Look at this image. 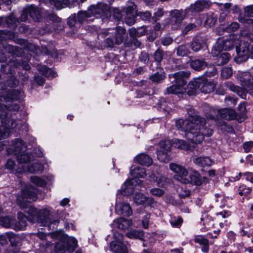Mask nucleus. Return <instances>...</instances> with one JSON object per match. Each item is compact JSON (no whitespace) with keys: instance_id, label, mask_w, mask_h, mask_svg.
I'll return each instance as SVG.
<instances>
[{"instance_id":"obj_1","label":"nucleus","mask_w":253,"mask_h":253,"mask_svg":"<svg viewBox=\"0 0 253 253\" xmlns=\"http://www.w3.org/2000/svg\"><path fill=\"white\" fill-rule=\"evenodd\" d=\"M38 190L31 185L26 186L22 191L21 196L17 198V203L24 212L28 214V217L21 212L17 215L19 221L15 223V219L8 216L0 217V225L6 228H11L16 231L24 229L26 221L29 220L33 222H38L43 226L56 225L59 220H52L50 216V210L47 208L38 209L29 203L37 199Z\"/></svg>"},{"instance_id":"obj_2","label":"nucleus","mask_w":253,"mask_h":253,"mask_svg":"<svg viewBox=\"0 0 253 253\" xmlns=\"http://www.w3.org/2000/svg\"><path fill=\"white\" fill-rule=\"evenodd\" d=\"M189 117L185 120H177L175 125L179 130L185 132V137L193 143H200L205 136H211L213 130L206 124V121L192 109L187 110Z\"/></svg>"},{"instance_id":"obj_3","label":"nucleus","mask_w":253,"mask_h":253,"mask_svg":"<svg viewBox=\"0 0 253 253\" xmlns=\"http://www.w3.org/2000/svg\"><path fill=\"white\" fill-rule=\"evenodd\" d=\"M23 92L16 89H8L2 92L0 91V103L3 108V116H8L6 111L17 112L20 109L18 103L15 102L20 98Z\"/></svg>"},{"instance_id":"obj_4","label":"nucleus","mask_w":253,"mask_h":253,"mask_svg":"<svg viewBox=\"0 0 253 253\" xmlns=\"http://www.w3.org/2000/svg\"><path fill=\"white\" fill-rule=\"evenodd\" d=\"M136 5L131 1H128L124 8L126 15L125 21L128 26H131L135 23L136 16H139L144 21H149L151 18V13L150 11L137 12Z\"/></svg>"},{"instance_id":"obj_5","label":"nucleus","mask_w":253,"mask_h":253,"mask_svg":"<svg viewBox=\"0 0 253 253\" xmlns=\"http://www.w3.org/2000/svg\"><path fill=\"white\" fill-rule=\"evenodd\" d=\"M215 87V84L212 82L204 78H199L189 82L187 85L188 92L189 95H193L199 89L203 93H209L213 90Z\"/></svg>"},{"instance_id":"obj_6","label":"nucleus","mask_w":253,"mask_h":253,"mask_svg":"<svg viewBox=\"0 0 253 253\" xmlns=\"http://www.w3.org/2000/svg\"><path fill=\"white\" fill-rule=\"evenodd\" d=\"M237 56L235 61L241 63L247 61L249 58H253V44L248 41L241 42L239 46L236 47Z\"/></svg>"},{"instance_id":"obj_7","label":"nucleus","mask_w":253,"mask_h":253,"mask_svg":"<svg viewBox=\"0 0 253 253\" xmlns=\"http://www.w3.org/2000/svg\"><path fill=\"white\" fill-rule=\"evenodd\" d=\"M7 62V65L5 66L6 69H8L10 73H12L13 68H22L25 70H29L30 69V65L27 61L23 60L22 59H16L14 57L7 61V58L3 53L0 54V62Z\"/></svg>"},{"instance_id":"obj_8","label":"nucleus","mask_w":253,"mask_h":253,"mask_svg":"<svg viewBox=\"0 0 253 253\" xmlns=\"http://www.w3.org/2000/svg\"><path fill=\"white\" fill-rule=\"evenodd\" d=\"M88 9L91 16H93L97 18H101L102 19H105L111 15L110 7L105 3H98L95 5H91Z\"/></svg>"},{"instance_id":"obj_9","label":"nucleus","mask_w":253,"mask_h":253,"mask_svg":"<svg viewBox=\"0 0 253 253\" xmlns=\"http://www.w3.org/2000/svg\"><path fill=\"white\" fill-rule=\"evenodd\" d=\"M160 149L157 151L158 159L163 163H168L170 160L169 155L171 142L170 140L165 139L159 142Z\"/></svg>"},{"instance_id":"obj_10","label":"nucleus","mask_w":253,"mask_h":253,"mask_svg":"<svg viewBox=\"0 0 253 253\" xmlns=\"http://www.w3.org/2000/svg\"><path fill=\"white\" fill-rule=\"evenodd\" d=\"M236 78L240 84L248 92H253V76L249 72H239Z\"/></svg>"},{"instance_id":"obj_11","label":"nucleus","mask_w":253,"mask_h":253,"mask_svg":"<svg viewBox=\"0 0 253 253\" xmlns=\"http://www.w3.org/2000/svg\"><path fill=\"white\" fill-rule=\"evenodd\" d=\"M190 72L188 71H182L169 75V81L172 84H177L185 87L187 84L186 79L189 78Z\"/></svg>"},{"instance_id":"obj_12","label":"nucleus","mask_w":253,"mask_h":253,"mask_svg":"<svg viewBox=\"0 0 253 253\" xmlns=\"http://www.w3.org/2000/svg\"><path fill=\"white\" fill-rule=\"evenodd\" d=\"M173 179L183 184L191 183L200 185L203 182L201 175H174Z\"/></svg>"},{"instance_id":"obj_13","label":"nucleus","mask_w":253,"mask_h":253,"mask_svg":"<svg viewBox=\"0 0 253 253\" xmlns=\"http://www.w3.org/2000/svg\"><path fill=\"white\" fill-rule=\"evenodd\" d=\"M187 14H188V13L186 12V9L184 10L182 9L171 10L170 12V15L172 28L175 29L180 28L181 22Z\"/></svg>"},{"instance_id":"obj_14","label":"nucleus","mask_w":253,"mask_h":253,"mask_svg":"<svg viewBox=\"0 0 253 253\" xmlns=\"http://www.w3.org/2000/svg\"><path fill=\"white\" fill-rule=\"evenodd\" d=\"M126 188L124 194L127 196L132 194L134 191L140 190L142 186V181L138 178H133L125 182Z\"/></svg>"},{"instance_id":"obj_15","label":"nucleus","mask_w":253,"mask_h":253,"mask_svg":"<svg viewBox=\"0 0 253 253\" xmlns=\"http://www.w3.org/2000/svg\"><path fill=\"white\" fill-rule=\"evenodd\" d=\"M209 6L208 1L206 0H198L186 8L187 13H199Z\"/></svg>"},{"instance_id":"obj_16","label":"nucleus","mask_w":253,"mask_h":253,"mask_svg":"<svg viewBox=\"0 0 253 253\" xmlns=\"http://www.w3.org/2000/svg\"><path fill=\"white\" fill-rule=\"evenodd\" d=\"M207 38L206 36H197L190 43V47L194 52H198L207 46Z\"/></svg>"},{"instance_id":"obj_17","label":"nucleus","mask_w":253,"mask_h":253,"mask_svg":"<svg viewBox=\"0 0 253 253\" xmlns=\"http://www.w3.org/2000/svg\"><path fill=\"white\" fill-rule=\"evenodd\" d=\"M119 198L117 199V203L115 206V211L119 214L126 216H129L132 213V211L129 204L124 202H119Z\"/></svg>"},{"instance_id":"obj_18","label":"nucleus","mask_w":253,"mask_h":253,"mask_svg":"<svg viewBox=\"0 0 253 253\" xmlns=\"http://www.w3.org/2000/svg\"><path fill=\"white\" fill-rule=\"evenodd\" d=\"M1 124H4L9 130L10 128L20 129L22 126V122L20 119L10 118L8 116L3 117Z\"/></svg>"},{"instance_id":"obj_19","label":"nucleus","mask_w":253,"mask_h":253,"mask_svg":"<svg viewBox=\"0 0 253 253\" xmlns=\"http://www.w3.org/2000/svg\"><path fill=\"white\" fill-rule=\"evenodd\" d=\"M43 166L40 163H35L31 166L27 165L26 169H23V170H20L19 168L17 170L18 174L22 173L29 172L31 173H41L43 171Z\"/></svg>"},{"instance_id":"obj_20","label":"nucleus","mask_w":253,"mask_h":253,"mask_svg":"<svg viewBox=\"0 0 253 253\" xmlns=\"http://www.w3.org/2000/svg\"><path fill=\"white\" fill-rule=\"evenodd\" d=\"M29 15L35 21L40 22L42 20V16L44 17V10L31 5L28 6Z\"/></svg>"},{"instance_id":"obj_21","label":"nucleus","mask_w":253,"mask_h":253,"mask_svg":"<svg viewBox=\"0 0 253 253\" xmlns=\"http://www.w3.org/2000/svg\"><path fill=\"white\" fill-rule=\"evenodd\" d=\"M110 250L114 253H128V248L123 242L116 243L112 241L110 243Z\"/></svg>"},{"instance_id":"obj_22","label":"nucleus","mask_w":253,"mask_h":253,"mask_svg":"<svg viewBox=\"0 0 253 253\" xmlns=\"http://www.w3.org/2000/svg\"><path fill=\"white\" fill-rule=\"evenodd\" d=\"M222 48L225 50H230L235 45L239 43V41L235 38L234 35H231L230 37L220 43Z\"/></svg>"},{"instance_id":"obj_23","label":"nucleus","mask_w":253,"mask_h":253,"mask_svg":"<svg viewBox=\"0 0 253 253\" xmlns=\"http://www.w3.org/2000/svg\"><path fill=\"white\" fill-rule=\"evenodd\" d=\"M17 22H19V20L16 19L13 14L0 18V25L3 27H15Z\"/></svg>"},{"instance_id":"obj_24","label":"nucleus","mask_w":253,"mask_h":253,"mask_svg":"<svg viewBox=\"0 0 253 253\" xmlns=\"http://www.w3.org/2000/svg\"><path fill=\"white\" fill-rule=\"evenodd\" d=\"M134 160L141 165L149 166L152 164L153 160L148 155L145 153H141L137 155Z\"/></svg>"},{"instance_id":"obj_25","label":"nucleus","mask_w":253,"mask_h":253,"mask_svg":"<svg viewBox=\"0 0 253 253\" xmlns=\"http://www.w3.org/2000/svg\"><path fill=\"white\" fill-rule=\"evenodd\" d=\"M186 91L185 87H183L177 84H174L172 85L167 87L164 90L165 94H182L185 92Z\"/></svg>"},{"instance_id":"obj_26","label":"nucleus","mask_w":253,"mask_h":253,"mask_svg":"<svg viewBox=\"0 0 253 253\" xmlns=\"http://www.w3.org/2000/svg\"><path fill=\"white\" fill-rule=\"evenodd\" d=\"M134 202L137 205H142L146 202L148 203H153L154 201L152 198H149L145 196L144 194L136 192L134 196L133 197Z\"/></svg>"},{"instance_id":"obj_27","label":"nucleus","mask_w":253,"mask_h":253,"mask_svg":"<svg viewBox=\"0 0 253 253\" xmlns=\"http://www.w3.org/2000/svg\"><path fill=\"white\" fill-rule=\"evenodd\" d=\"M217 112L222 118L227 120H234L236 117V112L232 109H222L217 110Z\"/></svg>"},{"instance_id":"obj_28","label":"nucleus","mask_w":253,"mask_h":253,"mask_svg":"<svg viewBox=\"0 0 253 253\" xmlns=\"http://www.w3.org/2000/svg\"><path fill=\"white\" fill-rule=\"evenodd\" d=\"M44 17L46 19H49L53 22L58 23L60 27L59 30H63V24L62 23L61 18L57 16L55 13L45 10L44 12Z\"/></svg>"},{"instance_id":"obj_29","label":"nucleus","mask_w":253,"mask_h":253,"mask_svg":"<svg viewBox=\"0 0 253 253\" xmlns=\"http://www.w3.org/2000/svg\"><path fill=\"white\" fill-rule=\"evenodd\" d=\"M170 141L171 142V146L174 147L185 151H188L190 149V145L184 140L174 138Z\"/></svg>"},{"instance_id":"obj_30","label":"nucleus","mask_w":253,"mask_h":253,"mask_svg":"<svg viewBox=\"0 0 253 253\" xmlns=\"http://www.w3.org/2000/svg\"><path fill=\"white\" fill-rule=\"evenodd\" d=\"M226 86L231 91L236 92L237 94L242 98H246L247 92H248V91L242 86L241 87L238 86H236L230 83H227Z\"/></svg>"},{"instance_id":"obj_31","label":"nucleus","mask_w":253,"mask_h":253,"mask_svg":"<svg viewBox=\"0 0 253 253\" xmlns=\"http://www.w3.org/2000/svg\"><path fill=\"white\" fill-rule=\"evenodd\" d=\"M220 6L221 12L219 17V21L223 22L228 14L229 13V9L231 7V3H226L225 4L217 3Z\"/></svg>"},{"instance_id":"obj_32","label":"nucleus","mask_w":253,"mask_h":253,"mask_svg":"<svg viewBox=\"0 0 253 253\" xmlns=\"http://www.w3.org/2000/svg\"><path fill=\"white\" fill-rule=\"evenodd\" d=\"M126 34V30L124 28L121 26L117 27L114 37L117 45H119L123 43L124 40V36Z\"/></svg>"},{"instance_id":"obj_33","label":"nucleus","mask_w":253,"mask_h":253,"mask_svg":"<svg viewBox=\"0 0 253 253\" xmlns=\"http://www.w3.org/2000/svg\"><path fill=\"white\" fill-rule=\"evenodd\" d=\"M114 224H116L117 228L122 230H125L132 225V221L121 217L114 221Z\"/></svg>"},{"instance_id":"obj_34","label":"nucleus","mask_w":253,"mask_h":253,"mask_svg":"<svg viewBox=\"0 0 253 253\" xmlns=\"http://www.w3.org/2000/svg\"><path fill=\"white\" fill-rule=\"evenodd\" d=\"M190 65L192 69L196 71L202 70L208 66L207 62L204 60L199 59L191 61Z\"/></svg>"},{"instance_id":"obj_35","label":"nucleus","mask_w":253,"mask_h":253,"mask_svg":"<svg viewBox=\"0 0 253 253\" xmlns=\"http://www.w3.org/2000/svg\"><path fill=\"white\" fill-rule=\"evenodd\" d=\"M193 162L200 167L210 166L212 163L211 160L208 157L196 158L193 160Z\"/></svg>"},{"instance_id":"obj_36","label":"nucleus","mask_w":253,"mask_h":253,"mask_svg":"<svg viewBox=\"0 0 253 253\" xmlns=\"http://www.w3.org/2000/svg\"><path fill=\"white\" fill-rule=\"evenodd\" d=\"M24 148V144L21 139L17 138L12 141L11 149L15 155L21 152Z\"/></svg>"},{"instance_id":"obj_37","label":"nucleus","mask_w":253,"mask_h":253,"mask_svg":"<svg viewBox=\"0 0 253 253\" xmlns=\"http://www.w3.org/2000/svg\"><path fill=\"white\" fill-rule=\"evenodd\" d=\"M131 37H137L144 36L146 33V27L142 26L138 28H131L128 30Z\"/></svg>"},{"instance_id":"obj_38","label":"nucleus","mask_w":253,"mask_h":253,"mask_svg":"<svg viewBox=\"0 0 253 253\" xmlns=\"http://www.w3.org/2000/svg\"><path fill=\"white\" fill-rule=\"evenodd\" d=\"M217 21V15L213 12H210L207 14L204 25L206 27L210 28L214 26Z\"/></svg>"},{"instance_id":"obj_39","label":"nucleus","mask_w":253,"mask_h":253,"mask_svg":"<svg viewBox=\"0 0 253 253\" xmlns=\"http://www.w3.org/2000/svg\"><path fill=\"white\" fill-rule=\"evenodd\" d=\"M231 58L230 54L226 52H222L220 55L217 56L216 64L218 66H222L227 64Z\"/></svg>"},{"instance_id":"obj_40","label":"nucleus","mask_w":253,"mask_h":253,"mask_svg":"<svg viewBox=\"0 0 253 253\" xmlns=\"http://www.w3.org/2000/svg\"><path fill=\"white\" fill-rule=\"evenodd\" d=\"M20 153L21 152L15 155H16L17 160L19 163L27 164L32 160L33 156L31 153Z\"/></svg>"},{"instance_id":"obj_41","label":"nucleus","mask_w":253,"mask_h":253,"mask_svg":"<svg viewBox=\"0 0 253 253\" xmlns=\"http://www.w3.org/2000/svg\"><path fill=\"white\" fill-rule=\"evenodd\" d=\"M169 169L176 174H187L189 172L184 167L175 163L170 164Z\"/></svg>"},{"instance_id":"obj_42","label":"nucleus","mask_w":253,"mask_h":253,"mask_svg":"<svg viewBox=\"0 0 253 253\" xmlns=\"http://www.w3.org/2000/svg\"><path fill=\"white\" fill-rule=\"evenodd\" d=\"M38 70L40 72L43 76L47 77H54L56 76V73L51 69L47 68L45 65H39L37 67Z\"/></svg>"},{"instance_id":"obj_43","label":"nucleus","mask_w":253,"mask_h":253,"mask_svg":"<svg viewBox=\"0 0 253 253\" xmlns=\"http://www.w3.org/2000/svg\"><path fill=\"white\" fill-rule=\"evenodd\" d=\"M202 20L201 18H197L195 23L188 24L182 31L183 34H187L190 31L196 29L197 27L201 26Z\"/></svg>"},{"instance_id":"obj_44","label":"nucleus","mask_w":253,"mask_h":253,"mask_svg":"<svg viewBox=\"0 0 253 253\" xmlns=\"http://www.w3.org/2000/svg\"><path fill=\"white\" fill-rule=\"evenodd\" d=\"M168 53L167 51H164L160 48H158L153 55L154 60L157 63L160 64L166 58Z\"/></svg>"},{"instance_id":"obj_45","label":"nucleus","mask_w":253,"mask_h":253,"mask_svg":"<svg viewBox=\"0 0 253 253\" xmlns=\"http://www.w3.org/2000/svg\"><path fill=\"white\" fill-rule=\"evenodd\" d=\"M166 78L165 73L163 71L157 72L150 77V79L154 83H159Z\"/></svg>"},{"instance_id":"obj_46","label":"nucleus","mask_w":253,"mask_h":253,"mask_svg":"<svg viewBox=\"0 0 253 253\" xmlns=\"http://www.w3.org/2000/svg\"><path fill=\"white\" fill-rule=\"evenodd\" d=\"M91 17V16L89 11V9H88L87 11H80L78 12L77 16H76L77 20L80 23L84 22Z\"/></svg>"},{"instance_id":"obj_47","label":"nucleus","mask_w":253,"mask_h":253,"mask_svg":"<svg viewBox=\"0 0 253 253\" xmlns=\"http://www.w3.org/2000/svg\"><path fill=\"white\" fill-rule=\"evenodd\" d=\"M144 233L142 231L136 230H130L128 231L126 236L129 238L141 239L143 237Z\"/></svg>"},{"instance_id":"obj_48","label":"nucleus","mask_w":253,"mask_h":253,"mask_svg":"<svg viewBox=\"0 0 253 253\" xmlns=\"http://www.w3.org/2000/svg\"><path fill=\"white\" fill-rule=\"evenodd\" d=\"M67 247V250L70 252H73L75 250L77 246V240L73 238L70 237L67 240V243L66 244Z\"/></svg>"},{"instance_id":"obj_49","label":"nucleus","mask_w":253,"mask_h":253,"mask_svg":"<svg viewBox=\"0 0 253 253\" xmlns=\"http://www.w3.org/2000/svg\"><path fill=\"white\" fill-rule=\"evenodd\" d=\"M238 111L239 115V117H241V118H238L237 120L238 121L242 122L243 121H244L246 117V113H247V110L246 108V105L244 103H242L240 104V105L238 106Z\"/></svg>"},{"instance_id":"obj_50","label":"nucleus","mask_w":253,"mask_h":253,"mask_svg":"<svg viewBox=\"0 0 253 253\" xmlns=\"http://www.w3.org/2000/svg\"><path fill=\"white\" fill-rule=\"evenodd\" d=\"M189 53L188 47L185 45L182 44L179 45L176 48V54L178 56H186Z\"/></svg>"},{"instance_id":"obj_51","label":"nucleus","mask_w":253,"mask_h":253,"mask_svg":"<svg viewBox=\"0 0 253 253\" xmlns=\"http://www.w3.org/2000/svg\"><path fill=\"white\" fill-rule=\"evenodd\" d=\"M31 180L33 183L39 186L43 187L45 186L46 184L44 179L37 175L31 176Z\"/></svg>"},{"instance_id":"obj_52","label":"nucleus","mask_w":253,"mask_h":253,"mask_svg":"<svg viewBox=\"0 0 253 253\" xmlns=\"http://www.w3.org/2000/svg\"><path fill=\"white\" fill-rule=\"evenodd\" d=\"M3 48L5 52L11 53L13 55L18 56L16 51L18 50L19 48L17 46H12L9 44L5 43L3 45Z\"/></svg>"},{"instance_id":"obj_53","label":"nucleus","mask_w":253,"mask_h":253,"mask_svg":"<svg viewBox=\"0 0 253 253\" xmlns=\"http://www.w3.org/2000/svg\"><path fill=\"white\" fill-rule=\"evenodd\" d=\"M66 250H67V247L64 242L60 241L56 244L54 248L56 253H64Z\"/></svg>"},{"instance_id":"obj_54","label":"nucleus","mask_w":253,"mask_h":253,"mask_svg":"<svg viewBox=\"0 0 253 253\" xmlns=\"http://www.w3.org/2000/svg\"><path fill=\"white\" fill-rule=\"evenodd\" d=\"M207 70L205 73V76L206 77H212L215 76L217 74V71L214 65H210L208 66Z\"/></svg>"},{"instance_id":"obj_55","label":"nucleus","mask_w":253,"mask_h":253,"mask_svg":"<svg viewBox=\"0 0 253 253\" xmlns=\"http://www.w3.org/2000/svg\"><path fill=\"white\" fill-rule=\"evenodd\" d=\"M169 222L172 227L179 228L183 222V219L181 217L173 216L171 217Z\"/></svg>"},{"instance_id":"obj_56","label":"nucleus","mask_w":253,"mask_h":253,"mask_svg":"<svg viewBox=\"0 0 253 253\" xmlns=\"http://www.w3.org/2000/svg\"><path fill=\"white\" fill-rule=\"evenodd\" d=\"M240 28L239 24L237 22H232L225 28V31L227 33H231L236 31Z\"/></svg>"},{"instance_id":"obj_57","label":"nucleus","mask_w":253,"mask_h":253,"mask_svg":"<svg viewBox=\"0 0 253 253\" xmlns=\"http://www.w3.org/2000/svg\"><path fill=\"white\" fill-rule=\"evenodd\" d=\"M130 174H146V170L141 166H133L131 167Z\"/></svg>"},{"instance_id":"obj_58","label":"nucleus","mask_w":253,"mask_h":253,"mask_svg":"<svg viewBox=\"0 0 253 253\" xmlns=\"http://www.w3.org/2000/svg\"><path fill=\"white\" fill-rule=\"evenodd\" d=\"M223 49L220 42H218L211 49V54L213 56L220 55L221 50Z\"/></svg>"},{"instance_id":"obj_59","label":"nucleus","mask_w":253,"mask_h":253,"mask_svg":"<svg viewBox=\"0 0 253 253\" xmlns=\"http://www.w3.org/2000/svg\"><path fill=\"white\" fill-rule=\"evenodd\" d=\"M252 191V189L244 185H241L239 188L238 193L240 196H247Z\"/></svg>"},{"instance_id":"obj_60","label":"nucleus","mask_w":253,"mask_h":253,"mask_svg":"<svg viewBox=\"0 0 253 253\" xmlns=\"http://www.w3.org/2000/svg\"><path fill=\"white\" fill-rule=\"evenodd\" d=\"M233 74L232 70L230 67H224L221 70V76L223 79L229 78Z\"/></svg>"},{"instance_id":"obj_61","label":"nucleus","mask_w":253,"mask_h":253,"mask_svg":"<svg viewBox=\"0 0 253 253\" xmlns=\"http://www.w3.org/2000/svg\"><path fill=\"white\" fill-rule=\"evenodd\" d=\"M9 133V131L8 129V128L4 125V124H2L0 126V139H4L8 136Z\"/></svg>"},{"instance_id":"obj_62","label":"nucleus","mask_w":253,"mask_h":253,"mask_svg":"<svg viewBox=\"0 0 253 253\" xmlns=\"http://www.w3.org/2000/svg\"><path fill=\"white\" fill-rule=\"evenodd\" d=\"M157 181V185L160 187H165L170 180L166 177L165 175H160Z\"/></svg>"},{"instance_id":"obj_63","label":"nucleus","mask_w":253,"mask_h":253,"mask_svg":"<svg viewBox=\"0 0 253 253\" xmlns=\"http://www.w3.org/2000/svg\"><path fill=\"white\" fill-rule=\"evenodd\" d=\"M19 81L16 79V77L11 76L6 81V84L7 86L13 87L18 85Z\"/></svg>"},{"instance_id":"obj_64","label":"nucleus","mask_w":253,"mask_h":253,"mask_svg":"<svg viewBox=\"0 0 253 253\" xmlns=\"http://www.w3.org/2000/svg\"><path fill=\"white\" fill-rule=\"evenodd\" d=\"M244 11L245 16H244L245 17V16H247L248 17H253V4L250 5L248 6H247L244 7Z\"/></svg>"}]
</instances>
